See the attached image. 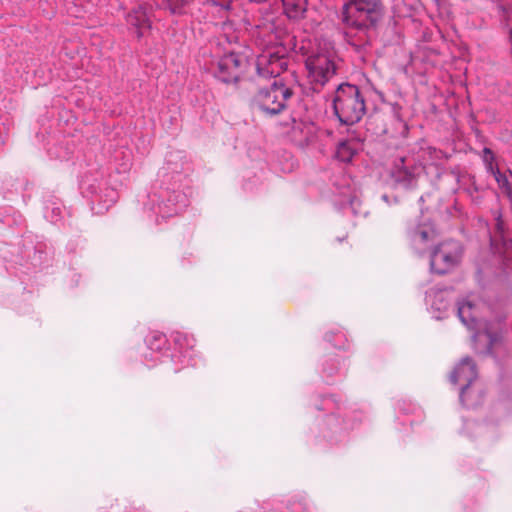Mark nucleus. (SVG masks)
<instances>
[{"mask_svg": "<svg viewBox=\"0 0 512 512\" xmlns=\"http://www.w3.org/2000/svg\"><path fill=\"white\" fill-rule=\"evenodd\" d=\"M174 342L181 348L193 349L195 346V340L193 337L180 332L175 334Z\"/></svg>", "mask_w": 512, "mask_h": 512, "instance_id": "dca6fc26", "label": "nucleus"}, {"mask_svg": "<svg viewBox=\"0 0 512 512\" xmlns=\"http://www.w3.org/2000/svg\"><path fill=\"white\" fill-rule=\"evenodd\" d=\"M382 133H387V129H386V128H384V129L382 130Z\"/></svg>", "mask_w": 512, "mask_h": 512, "instance_id": "4be33fe9", "label": "nucleus"}, {"mask_svg": "<svg viewBox=\"0 0 512 512\" xmlns=\"http://www.w3.org/2000/svg\"><path fill=\"white\" fill-rule=\"evenodd\" d=\"M126 19L129 25L136 28L138 37H141L144 31L150 28V21L142 7L134 9L127 15Z\"/></svg>", "mask_w": 512, "mask_h": 512, "instance_id": "9b49d317", "label": "nucleus"}, {"mask_svg": "<svg viewBox=\"0 0 512 512\" xmlns=\"http://www.w3.org/2000/svg\"><path fill=\"white\" fill-rule=\"evenodd\" d=\"M213 5L220 6L224 9H229L232 0H210Z\"/></svg>", "mask_w": 512, "mask_h": 512, "instance_id": "6ab92c4d", "label": "nucleus"}, {"mask_svg": "<svg viewBox=\"0 0 512 512\" xmlns=\"http://www.w3.org/2000/svg\"><path fill=\"white\" fill-rule=\"evenodd\" d=\"M155 339L160 341V342H164V337L162 335L155 336Z\"/></svg>", "mask_w": 512, "mask_h": 512, "instance_id": "412c9836", "label": "nucleus"}, {"mask_svg": "<svg viewBox=\"0 0 512 512\" xmlns=\"http://www.w3.org/2000/svg\"><path fill=\"white\" fill-rule=\"evenodd\" d=\"M435 240V230L426 224L419 225L410 232L411 245L419 253L426 251Z\"/></svg>", "mask_w": 512, "mask_h": 512, "instance_id": "1a4fd4ad", "label": "nucleus"}, {"mask_svg": "<svg viewBox=\"0 0 512 512\" xmlns=\"http://www.w3.org/2000/svg\"><path fill=\"white\" fill-rule=\"evenodd\" d=\"M333 108L341 123L353 125L361 120L366 111L365 100L359 88L351 84L338 86Z\"/></svg>", "mask_w": 512, "mask_h": 512, "instance_id": "20e7f679", "label": "nucleus"}, {"mask_svg": "<svg viewBox=\"0 0 512 512\" xmlns=\"http://www.w3.org/2000/svg\"><path fill=\"white\" fill-rule=\"evenodd\" d=\"M266 49L257 57V72L262 77H278L288 68V52L293 48V37L286 31H270Z\"/></svg>", "mask_w": 512, "mask_h": 512, "instance_id": "f257e3e1", "label": "nucleus"}, {"mask_svg": "<svg viewBox=\"0 0 512 512\" xmlns=\"http://www.w3.org/2000/svg\"><path fill=\"white\" fill-rule=\"evenodd\" d=\"M483 159L487 164L488 170L492 169L494 166V154L489 148H484L483 150Z\"/></svg>", "mask_w": 512, "mask_h": 512, "instance_id": "f3484780", "label": "nucleus"}, {"mask_svg": "<svg viewBox=\"0 0 512 512\" xmlns=\"http://www.w3.org/2000/svg\"><path fill=\"white\" fill-rule=\"evenodd\" d=\"M190 1L191 0H167V3L172 13H176L182 6Z\"/></svg>", "mask_w": 512, "mask_h": 512, "instance_id": "a211bd4d", "label": "nucleus"}, {"mask_svg": "<svg viewBox=\"0 0 512 512\" xmlns=\"http://www.w3.org/2000/svg\"><path fill=\"white\" fill-rule=\"evenodd\" d=\"M384 12L382 0H346L341 10V21L348 28L367 31L378 25Z\"/></svg>", "mask_w": 512, "mask_h": 512, "instance_id": "7ed1b4c3", "label": "nucleus"}, {"mask_svg": "<svg viewBox=\"0 0 512 512\" xmlns=\"http://www.w3.org/2000/svg\"><path fill=\"white\" fill-rule=\"evenodd\" d=\"M355 155V150L348 142H342L338 145L336 157L342 162H349Z\"/></svg>", "mask_w": 512, "mask_h": 512, "instance_id": "4468645a", "label": "nucleus"}, {"mask_svg": "<svg viewBox=\"0 0 512 512\" xmlns=\"http://www.w3.org/2000/svg\"><path fill=\"white\" fill-rule=\"evenodd\" d=\"M458 315L464 324L470 325L474 323L476 319V314L474 313V305L469 301L462 302L458 306Z\"/></svg>", "mask_w": 512, "mask_h": 512, "instance_id": "ddd939ff", "label": "nucleus"}, {"mask_svg": "<svg viewBox=\"0 0 512 512\" xmlns=\"http://www.w3.org/2000/svg\"><path fill=\"white\" fill-rule=\"evenodd\" d=\"M477 378L476 365L471 358H464L455 367L451 374V382L454 384H461L460 398L465 401V394L470 384Z\"/></svg>", "mask_w": 512, "mask_h": 512, "instance_id": "0eeeda50", "label": "nucleus"}, {"mask_svg": "<svg viewBox=\"0 0 512 512\" xmlns=\"http://www.w3.org/2000/svg\"><path fill=\"white\" fill-rule=\"evenodd\" d=\"M292 96V90L281 81L275 80L269 87L260 89L253 103L268 115H276L286 107V101Z\"/></svg>", "mask_w": 512, "mask_h": 512, "instance_id": "39448f33", "label": "nucleus"}, {"mask_svg": "<svg viewBox=\"0 0 512 512\" xmlns=\"http://www.w3.org/2000/svg\"><path fill=\"white\" fill-rule=\"evenodd\" d=\"M243 58L235 53L223 56L218 62V77L221 81L229 83L240 78Z\"/></svg>", "mask_w": 512, "mask_h": 512, "instance_id": "6e6552de", "label": "nucleus"}, {"mask_svg": "<svg viewBox=\"0 0 512 512\" xmlns=\"http://www.w3.org/2000/svg\"><path fill=\"white\" fill-rule=\"evenodd\" d=\"M391 176L397 183L405 186H410L416 179L415 169L404 166L403 157L399 159V163L395 164Z\"/></svg>", "mask_w": 512, "mask_h": 512, "instance_id": "9d476101", "label": "nucleus"}, {"mask_svg": "<svg viewBox=\"0 0 512 512\" xmlns=\"http://www.w3.org/2000/svg\"><path fill=\"white\" fill-rule=\"evenodd\" d=\"M463 250L458 241L448 240L435 247L431 254V270L439 275L454 270L461 262Z\"/></svg>", "mask_w": 512, "mask_h": 512, "instance_id": "423d86ee", "label": "nucleus"}, {"mask_svg": "<svg viewBox=\"0 0 512 512\" xmlns=\"http://www.w3.org/2000/svg\"><path fill=\"white\" fill-rule=\"evenodd\" d=\"M383 120H384V116L380 115V116H376L375 118L371 119V123L377 122V121H383Z\"/></svg>", "mask_w": 512, "mask_h": 512, "instance_id": "aec40b11", "label": "nucleus"}, {"mask_svg": "<svg viewBox=\"0 0 512 512\" xmlns=\"http://www.w3.org/2000/svg\"><path fill=\"white\" fill-rule=\"evenodd\" d=\"M305 55L307 78L315 91H319L337 72L336 56L327 43L317 42L301 47Z\"/></svg>", "mask_w": 512, "mask_h": 512, "instance_id": "f03ea898", "label": "nucleus"}, {"mask_svg": "<svg viewBox=\"0 0 512 512\" xmlns=\"http://www.w3.org/2000/svg\"><path fill=\"white\" fill-rule=\"evenodd\" d=\"M489 171L493 174L496 182L498 183L499 187L503 190V192L510 195L511 194V186H510L507 176L505 174H502L497 167H493Z\"/></svg>", "mask_w": 512, "mask_h": 512, "instance_id": "2eb2a0df", "label": "nucleus"}, {"mask_svg": "<svg viewBox=\"0 0 512 512\" xmlns=\"http://www.w3.org/2000/svg\"><path fill=\"white\" fill-rule=\"evenodd\" d=\"M284 13L290 19H301L304 17L307 7L308 0H282Z\"/></svg>", "mask_w": 512, "mask_h": 512, "instance_id": "f8f14e48", "label": "nucleus"}]
</instances>
